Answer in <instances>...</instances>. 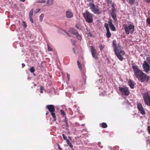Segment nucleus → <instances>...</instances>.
I'll list each match as a JSON object with an SVG mask.
<instances>
[{
    "label": "nucleus",
    "instance_id": "1",
    "mask_svg": "<svg viewBox=\"0 0 150 150\" xmlns=\"http://www.w3.org/2000/svg\"><path fill=\"white\" fill-rule=\"evenodd\" d=\"M132 69L136 78L141 83L147 82L150 79V77L146 74L143 72L139 68V67L135 64V63L132 64Z\"/></svg>",
    "mask_w": 150,
    "mask_h": 150
},
{
    "label": "nucleus",
    "instance_id": "2",
    "mask_svg": "<svg viewBox=\"0 0 150 150\" xmlns=\"http://www.w3.org/2000/svg\"><path fill=\"white\" fill-rule=\"evenodd\" d=\"M132 69L136 78L141 83L147 82L150 79V77L146 74L143 72L139 68V67L135 64V63L132 64Z\"/></svg>",
    "mask_w": 150,
    "mask_h": 150
},
{
    "label": "nucleus",
    "instance_id": "3",
    "mask_svg": "<svg viewBox=\"0 0 150 150\" xmlns=\"http://www.w3.org/2000/svg\"><path fill=\"white\" fill-rule=\"evenodd\" d=\"M83 16L86 22L88 23H92L93 22V15L86 10L85 12L83 13Z\"/></svg>",
    "mask_w": 150,
    "mask_h": 150
},
{
    "label": "nucleus",
    "instance_id": "4",
    "mask_svg": "<svg viewBox=\"0 0 150 150\" xmlns=\"http://www.w3.org/2000/svg\"><path fill=\"white\" fill-rule=\"evenodd\" d=\"M113 48L116 56L121 61H122L123 57L122 56H124L125 54L124 51L123 50H121L119 51V49L117 46L114 47Z\"/></svg>",
    "mask_w": 150,
    "mask_h": 150
},
{
    "label": "nucleus",
    "instance_id": "5",
    "mask_svg": "<svg viewBox=\"0 0 150 150\" xmlns=\"http://www.w3.org/2000/svg\"><path fill=\"white\" fill-rule=\"evenodd\" d=\"M125 31L127 34L128 35L129 33L132 34L134 31L135 26L132 24H128V25H123Z\"/></svg>",
    "mask_w": 150,
    "mask_h": 150
},
{
    "label": "nucleus",
    "instance_id": "6",
    "mask_svg": "<svg viewBox=\"0 0 150 150\" xmlns=\"http://www.w3.org/2000/svg\"><path fill=\"white\" fill-rule=\"evenodd\" d=\"M88 5L90 9L94 13L99 14L101 13V11L98 6H96L91 3H89Z\"/></svg>",
    "mask_w": 150,
    "mask_h": 150
},
{
    "label": "nucleus",
    "instance_id": "7",
    "mask_svg": "<svg viewBox=\"0 0 150 150\" xmlns=\"http://www.w3.org/2000/svg\"><path fill=\"white\" fill-rule=\"evenodd\" d=\"M46 107L48 109L51 113V114L53 117L54 121L56 120V117L55 115V108L54 105H47Z\"/></svg>",
    "mask_w": 150,
    "mask_h": 150
},
{
    "label": "nucleus",
    "instance_id": "8",
    "mask_svg": "<svg viewBox=\"0 0 150 150\" xmlns=\"http://www.w3.org/2000/svg\"><path fill=\"white\" fill-rule=\"evenodd\" d=\"M144 103L148 106H150V95L148 92L145 93L143 96Z\"/></svg>",
    "mask_w": 150,
    "mask_h": 150
},
{
    "label": "nucleus",
    "instance_id": "9",
    "mask_svg": "<svg viewBox=\"0 0 150 150\" xmlns=\"http://www.w3.org/2000/svg\"><path fill=\"white\" fill-rule=\"evenodd\" d=\"M119 90L121 91L122 94L125 96H127L129 95L130 93L128 88L127 87H119Z\"/></svg>",
    "mask_w": 150,
    "mask_h": 150
},
{
    "label": "nucleus",
    "instance_id": "10",
    "mask_svg": "<svg viewBox=\"0 0 150 150\" xmlns=\"http://www.w3.org/2000/svg\"><path fill=\"white\" fill-rule=\"evenodd\" d=\"M149 65L146 61H144L142 67L146 73H147L150 70V66Z\"/></svg>",
    "mask_w": 150,
    "mask_h": 150
},
{
    "label": "nucleus",
    "instance_id": "11",
    "mask_svg": "<svg viewBox=\"0 0 150 150\" xmlns=\"http://www.w3.org/2000/svg\"><path fill=\"white\" fill-rule=\"evenodd\" d=\"M137 108L140 113L142 115H145L146 114L145 112L143 107L141 103H138L137 105Z\"/></svg>",
    "mask_w": 150,
    "mask_h": 150
},
{
    "label": "nucleus",
    "instance_id": "12",
    "mask_svg": "<svg viewBox=\"0 0 150 150\" xmlns=\"http://www.w3.org/2000/svg\"><path fill=\"white\" fill-rule=\"evenodd\" d=\"M91 51L93 57L95 58H98V56L97 51L93 46L91 47Z\"/></svg>",
    "mask_w": 150,
    "mask_h": 150
},
{
    "label": "nucleus",
    "instance_id": "13",
    "mask_svg": "<svg viewBox=\"0 0 150 150\" xmlns=\"http://www.w3.org/2000/svg\"><path fill=\"white\" fill-rule=\"evenodd\" d=\"M108 23L109 24V25L111 30L113 31H115V28L114 25L112 23V20H109L108 21Z\"/></svg>",
    "mask_w": 150,
    "mask_h": 150
},
{
    "label": "nucleus",
    "instance_id": "14",
    "mask_svg": "<svg viewBox=\"0 0 150 150\" xmlns=\"http://www.w3.org/2000/svg\"><path fill=\"white\" fill-rule=\"evenodd\" d=\"M66 16L67 18H71L73 16V14L70 11H67L66 12Z\"/></svg>",
    "mask_w": 150,
    "mask_h": 150
},
{
    "label": "nucleus",
    "instance_id": "15",
    "mask_svg": "<svg viewBox=\"0 0 150 150\" xmlns=\"http://www.w3.org/2000/svg\"><path fill=\"white\" fill-rule=\"evenodd\" d=\"M128 84L130 87L132 89H133L134 87V81L130 79L128 82Z\"/></svg>",
    "mask_w": 150,
    "mask_h": 150
},
{
    "label": "nucleus",
    "instance_id": "16",
    "mask_svg": "<svg viewBox=\"0 0 150 150\" xmlns=\"http://www.w3.org/2000/svg\"><path fill=\"white\" fill-rule=\"evenodd\" d=\"M69 31L73 35H76L78 32L77 30L73 28H71L69 29Z\"/></svg>",
    "mask_w": 150,
    "mask_h": 150
},
{
    "label": "nucleus",
    "instance_id": "17",
    "mask_svg": "<svg viewBox=\"0 0 150 150\" xmlns=\"http://www.w3.org/2000/svg\"><path fill=\"white\" fill-rule=\"evenodd\" d=\"M111 15L114 20L115 21H116L117 20V18L115 13H111Z\"/></svg>",
    "mask_w": 150,
    "mask_h": 150
},
{
    "label": "nucleus",
    "instance_id": "18",
    "mask_svg": "<svg viewBox=\"0 0 150 150\" xmlns=\"http://www.w3.org/2000/svg\"><path fill=\"white\" fill-rule=\"evenodd\" d=\"M107 31V33H106V37L108 38H109L110 37H111V34L110 31L109 29L106 30Z\"/></svg>",
    "mask_w": 150,
    "mask_h": 150
},
{
    "label": "nucleus",
    "instance_id": "19",
    "mask_svg": "<svg viewBox=\"0 0 150 150\" xmlns=\"http://www.w3.org/2000/svg\"><path fill=\"white\" fill-rule=\"evenodd\" d=\"M60 112L61 114L63 116V117H65V119L66 118V115L65 113V112H64V111L63 110H60Z\"/></svg>",
    "mask_w": 150,
    "mask_h": 150
},
{
    "label": "nucleus",
    "instance_id": "20",
    "mask_svg": "<svg viewBox=\"0 0 150 150\" xmlns=\"http://www.w3.org/2000/svg\"><path fill=\"white\" fill-rule=\"evenodd\" d=\"M101 127L103 128H105L107 127L108 125L106 123L103 122L101 124Z\"/></svg>",
    "mask_w": 150,
    "mask_h": 150
},
{
    "label": "nucleus",
    "instance_id": "21",
    "mask_svg": "<svg viewBox=\"0 0 150 150\" xmlns=\"http://www.w3.org/2000/svg\"><path fill=\"white\" fill-rule=\"evenodd\" d=\"M66 142L67 144L71 148H73V146L69 140H67Z\"/></svg>",
    "mask_w": 150,
    "mask_h": 150
},
{
    "label": "nucleus",
    "instance_id": "22",
    "mask_svg": "<svg viewBox=\"0 0 150 150\" xmlns=\"http://www.w3.org/2000/svg\"><path fill=\"white\" fill-rule=\"evenodd\" d=\"M53 0H48L47 4L48 6L51 5L53 4Z\"/></svg>",
    "mask_w": 150,
    "mask_h": 150
},
{
    "label": "nucleus",
    "instance_id": "23",
    "mask_svg": "<svg viewBox=\"0 0 150 150\" xmlns=\"http://www.w3.org/2000/svg\"><path fill=\"white\" fill-rule=\"evenodd\" d=\"M76 35L77 39L79 40H81V36L79 35L78 33Z\"/></svg>",
    "mask_w": 150,
    "mask_h": 150
},
{
    "label": "nucleus",
    "instance_id": "24",
    "mask_svg": "<svg viewBox=\"0 0 150 150\" xmlns=\"http://www.w3.org/2000/svg\"><path fill=\"white\" fill-rule=\"evenodd\" d=\"M29 70L30 72L32 73H33L35 71V68L33 67H31Z\"/></svg>",
    "mask_w": 150,
    "mask_h": 150
},
{
    "label": "nucleus",
    "instance_id": "25",
    "mask_svg": "<svg viewBox=\"0 0 150 150\" xmlns=\"http://www.w3.org/2000/svg\"><path fill=\"white\" fill-rule=\"evenodd\" d=\"M44 16V13H42L41 15L40 16V21L42 22L43 17Z\"/></svg>",
    "mask_w": 150,
    "mask_h": 150
},
{
    "label": "nucleus",
    "instance_id": "26",
    "mask_svg": "<svg viewBox=\"0 0 150 150\" xmlns=\"http://www.w3.org/2000/svg\"><path fill=\"white\" fill-rule=\"evenodd\" d=\"M128 2L132 6L135 2V0H128Z\"/></svg>",
    "mask_w": 150,
    "mask_h": 150
},
{
    "label": "nucleus",
    "instance_id": "27",
    "mask_svg": "<svg viewBox=\"0 0 150 150\" xmlns=\"http://www.w3.org/2000/svg\"><path fill=\"white\" fill-rule=\"evenodd\" d=\"M33 9H31L30 12L29 13V17H33Z\"/></svg>",
    "mask_w": 150,
    "mask_h": 150
},
{
    "label": "nucleus",
    "instance_id": "28",
    "mask_svg": "<svg viewBox=\"0 0 150 150\" xmlns=\"http://www.w3.org/2000/svg\"><path fill=\"white\" fill-rule=\"evenodd\" d=\"M62 137L63 139L66 141V142L67 141V140H69L67 139V137L64 134H62Z\"/></svg>",
    "mask_w": 150,
    "mask_h": 150
},
{
    "label": "nucleus",
    "instance_id": "29",
    "mask_svg": "<svg viewBox=\"0 0 150 150\" xmlns=\"http://www.w3.org/2000/svg\"><path fill=\"white\" fill-rule=\"evenodd\" d=\"M146 61L150 65V56H148L146 58Z\"/></svg>",
    "mask_w": 150,
    "mask_h": 150
},
{
    "label": "nucleus",
    "instance_id": "30",
    "mask_svg": "<svg viewBox=\"0 0 150 150\" xmlns=\"http://www.w3.org/2000/svg\"><path fill=\"white\" fill-rule=\"evenodd\" d=\"M75 27L79 30L81 29V26H80L79 24H76L75 25Z\"/></svg>",
    "mask_w": 150,
    "mask_h": 150
},
{
    "label": "nucleus",
    "instance_id": "31",
    "mask_svg": "<svg viewBox=\"0 0 150 150\" xmlns=\"http://www.w3.org/2000/svg\"><path fill=\"white\" fill-rule=\"evenodd\" d=\"M108 25H109L108 23V24L106 23H105L104 26L106 30L109 29V28L108 27Z\"/></svg>",
    "mask_w": 150,
    "mask_h": 150
},
{
    "label": "nucleus",
    "instance_id": "32",
    "mask_svg": "<svg viewBox=\"0 0 150 150\" xmlns=\"http://www.w3.org/2000/svg\"><path fill=\"white\" fill-rule=\"evenodd\" d=\"M113 47L117 46V45L116 44V41L115 40H114L113 41Z\"/></svg>",
    "mask_w": 150,
    "mask_h": 150
},
{
    "label": "nucleus",
    "instance_id": "33",
    "mask_svg": "<svg viewBox=\"0 0 150 150\" xmlns=\"http://www.w3.org/2000/svg\"><path fill=\"white\" fill-rule=\"evenodd\" d=\"M23 26L25 28H26L27 25H26V23L25 21H23Z\"/></svg>",
    "mask_w": 150,
    "mask_h": 150
},
{
    "label": "nucleus",
    "instance_id": "34",
    "mask_svg": "<svg viewBox=\"0 0 150 150\" xmlns=\"http://www.w3.org/2000/svg\"><path fill=\"white\" fill-rule=\"evenodd\" d=\"M146 21L147 23L150 26V18H147Z\"/></svg>",
    "mask_w": 150,
    "mask_h": 150
},
{
    "label": "nucleus",
    "instance_id": "35",
    "mask_svg": "<svg viewBox=\"0 0 150 150\" xmlns=\"http://www.w3.org/2000/svg\"><path fill=\"white\" fill-rule=\"evenodd\" d=\"M44 88L43 86H41L40 87V92L41 93H43V90Z\"/></svg>",
    "mask_w": 150,
    "mask_h": 150
},
{
    "label": "nucleus",
    "instance_id": "36",
    "mask_svg": "<svg viewBox=\"0 0 150 150\" xmlns=\"http://www.w3.org/2000/svg\"><path fill=\"white\" fill-rule=\"evenodd\" d=\"M77 64H78V66L79 68H81V65L79 61H77Z\"/></svg>",
    "mask_w": 150,
    "mask_h": 150
},
{
    "label": "nucleus",
    "instance_id": "37",
    "mask_svg": "<svg viewBox=\"0 0 150 150\" xmlns=\"http://www.w3.org/2000/svg\"><path fill=\"white\" fill-rule=\"evenodd\" d=\"M98 145L101 148H103V146L101 145V143L100 142H98Z\"/></svg>",
    "mask_w": 150,
    "mask_h": 150
},
{
    "label": "nucleus",
    "instance_id": "38",
    "mask_svg": "<svg viewBox=\"0 0 150 150\" xmlns=\"http://www.w3.org/2000/svg\"><path fill=\"white\" fill-rule=\"evenodd\" d=\"M47 46L48 47V50L49 51H52V48L50 47L48 45H47Z\"/></svg>",
    "mask_w": 150,
    "mask_h": 150
},
{
    "label": "nucleus",
    "instance_id": "39",
    "mask_svg": "<svg viewBox=\"0 0 150 150\" xmlns=\"http://www.w3.org/2000/svg\"><path fill=\"white\" fill-rule=\"evenodd\" d=\"M147 129L149 132V133L150 134V125L148 126L147 127Z\"/></svg>",
    "mask_w": 150,
    "mask_h": 150
},
{
    "label": "nucleus",
    "instance_id": "40",
    "mask_svg": "<svg viewBox=\"0 0 150 150\" xmlns=\"http://www.w3.org/2000/svg\"><path fill=\"white\" fill-rule=\"evenodd\" d=\"M30 21L32 23H34L33 21L32 18V17H29Z\"/></svg>",
    "mask_w": 150,
    "mask_h": 150
},
{
    "label": "nucleus",
    "instance_id": "41",
    "mask_svg": "<svg viewBox=\"0 0 150 150\" xmlns=\"http://www.w3.org/2000/svg\"><path fill=\"white\" fill-rule=\"evenodd\" d=\"M115 8H112L111 13H115Z\"/></svg>",
    "mask_w": 150,
    "mask_h": 150
},
{
    "label": "nucleus",
    "instance_id": "42",
    "mask_svg": "<svg viewBox=\"0 0 150 150\" xmlns=\"http://www.w3.org/2000/svg\"><path fill=\"white\" fill-rule=\"evenodd\" d=\"M65 122L66 126L67 127H68V125L67 122V120H65Z\"/></svg>",
    "mask_w": 150,
    "mask_h": 150
},
{
    "label": "nucleus",
    "instance_id": "43",
    "mask_svg": "<svg viewBox=\"0 0 150 150\" xmlns=\"http://www.w3.org/2000/svg\"><path fill=\"white\" fill-rule=\"evenodd\" d=\"M46 1L45 0H42L40 1H38V3H44Z\"/></svg>",
    "mask_w": 150,
    "mask_h": 150
},
{
    "label": "nucleus",
    "instance_id": "44",
    "mask_svg": "<svg viewBox=\"0 0 150 150\" xmlns=\"http://www.w3.org/2000/svg\"><path fill=\"white\" fill-rule=\"evenodd\" d=\"M64 32L67 34V35L68 37H71V35L70 34H69L67 32H66L65 31H64Z\"/></svg>",
    "mask_w": 150,
    "mask_h": 150
},
{
    "label": "nucleus",
    "instance_id": "45",
    "mask_svg": "<svg viewBox=\"0 0 150 150\" xmlns=\"http://www.w3.org/2000/svg\"><path fill=\"white\" fill-rule=\"evenodd\" d=\"M106 1L108 3L111 4L112 1L111 0H106Z\"/></svg>",
    "mask_w": 150,
    "mask_h": 150
},
{
    "label": "nucleus",
    "instance_id": "46",
    "mask_svg": "<svg viewBox=\"0 0 150 150\" xmlns=\"http://www.w3.org/2000/svg\"><path fill=\"white\" fill-rule=\"evenodd\" d=\"M71 40L72 43L73 44V45H74L75 43V41L74 40H72L71 39Z\"/></svg>",
    "mask_w": 150,
    "mask_h": 150
},
{
    "label": "nucleus",
    "instance_id": "47",
    "mask_svg": "<svg viewBox=\"0 0 150 150\" xmlns=\"http://www.w3.org/2000/svg\"><path fill=\"white\" fill-rule=\"evenodd\" d=\"M40 9H38L37 10H36L35 11V12L36 13H37L39 11H40Z\"/></svg>",
    "mask_w": 150,
    "mask_h": 150
},
{
    "label": "nucleus",
    "instance_id": "48",
    "mask_svg": "<svg viewBox=\"0 0 150 150\" xmlns=\"http://www.w3.org/2000/svg\"><path fill=\"white\" fill-rule=\"evenodd\" d=\"M67 77L68 78V80H69V77H70L69 74L67 73Z\"/></svg>",
    "mask_w": 150,
    "mask_h": 150
},
{
    "label": "nucleus",
    "instance_id": "49",
    "mask_svg": "<svg viewBox=\"0 0 150 150\" xmlns=\"http://www.w3.org/2000/svg\"><path fill=\"white\" fill-rule=\"evenodd\" d=\"M87 1L91 3H93V0H87Z\"/></svg>",
    "mask_w": 150,
    "mask_h": 150
},
{
    "label": "nucleus",
    "instance_id": "50",
    "mask_svg": "<svg viewBox=\"0 0 150 150\" xmlns=\"http://www.w3.org/2000/svg\"><path fill=\"white\" fill-rule=\"evenodd\" d=\"M22 67L23 68V67H24L25 66V65L24 63H22Z\"/></svg>",
    "mask_w": 150,
    "mask_h": 150
},
{
    "label": "nucleus",
    "instance_id": "51",
    "mask_svg": "<svg viewBox=\"0 0 150 150\" xmlns=\"http://www.w3.org/2000/svg\"><path fill=\"white\" fill-rule=\"evenodd\" d=\"M58 148L60 150H62V148H61V147H60L59 146V145H58Z\"/></svg>",
    "mask_w": 150,
    "mask_h": 150
},
{
    "label": "nucleus",
    "instance_id": "52",
    "mask_svg": "<svg viewBox=\"0 0 150 150\" xmlns=\"http://www.w3.org/2000/svg\"><path fill=\"white\" fill-rule=\"evenodd\" d=\"M147 2L148 3H150V0H146Z\"/></svg>",
    "mask_w": 150,
    "mask_h": 150
},
{
    "label": "nucleus",
    "instance_id": "53",
    "mask_svg": "<svg viewBox=\"0 0 150 150\" xmlns=\"http://www.w3.org/2000/svg\"><path fill=\"white\" fill-rule=\"evenodd\" d=\"M112 8H115V6H114V4H113L112 5Z\"/></svg>",
    "mask_w": 150,
    "mask_h": 150
},
{
    "label": "nucleus",
    "instance_id": "54",
    "mask_svg": "<svg viewBox=\"0 0 150 150\" xmlns=\"http://www.w3.org/2000/svg\"><path fill=\"white\" fill-rule=\"evenodd\" d=\"M21 1L23 2H25L26 0H20Z\"/></svg>",
    "mask_w": 150,
    "mask_h": 150
},
{
    "label": "nucleus",
    "instance_id": "55",
    "mask_svg": "<svg viewBox=\"0 0 150 150\" xmlns=\"http://www.w3.org/2000/svg\"><path fill=\"white\" fill-rule=\"evenodd\" d=\"M48 113H49V112H47H47H46V115H47L48 114Z\"/></svg>",
    "mask_w": 150,
    "mask_h": 150
},
{
    "label": "nucleus",
    "instance_id": "56",
    "mask_svg": "<svg viewBox=\"0 0 150 150\" xmlns=\"http://www.w3.org/2000/svg\"><path fill=\"white\" fill-rule=\"evenodd\" d=\"M73 50L74 51V53H75V49H74V48H73Z\"/></svg>",
    "mask_w": 150,
    "mask_h": 150
},
{
    "label": "nucleus",
    "instance_id": "57",
    "mask_svg": "<svg viewBox=\"0 0 150 150\" xmlns=\"http://www.w3.org/2000/svg\"><path fill=\"white\" fill-rule=\"evenodd\" d=\"M68 138H69V139H71V137L70 136H69V137H68Z\"/></svg>",
    "mask_w": 150,
    "mask_h": 150
}]
</instances>
